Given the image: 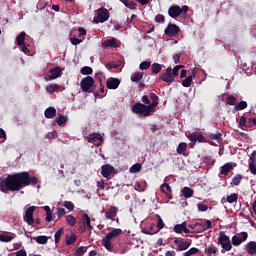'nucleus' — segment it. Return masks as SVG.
I'll return each mask as SVG.
<instances>
[{"label": "nucleus", "mask_w": 256, "mask_h": 256, "mask_svg": "<svg viewBox=\"0 0 256 256\" xmlns=\"http://www.w3.org/2000/svg\"><path fill=\"white\" fill-rule=\"evenodd\" d=\"M37 177L29 174V172H20L8 175L4 182L0 184V191L2 193H9V191H21L24 187H29V185H37Z\"/></svg>", "instance_id": "obj_1"}, {"label": "nucleus", "mask_w": 256, "mask_h": 256, "mask_svg": "<svg viewBox=\"0 0 256 256\" xmlns=\"http://www.w3.org/2000/svg\"><path fill=\"white\" fill-rule=\"evenodd\" d=\"M123 233L121 228H114L112 231L106 234V236L102 239V246L106 251L110 253L115 250V245L113 244V240L117 239L119 235Z\"/></svg>", "instance_id": "obj_2"}, {"label": "nucleus", "mask_w": 256, "mask_h": 256, "mask_svg": "<svg viewBox=\"0 0 256 256\" xmlns=\"http://www.w3.org/2000/svg\"><path fill=\"white\" fill-rule=\"evenodd\" d=\"M37 209L36 206H29L26 205L24 207V215H23V221L25 223H27V225H30L31 227H33V225H40L41 224V220L39 219H34L33 218V213H35V210Z\"/></svg>", "instance_id": "obj_3"}, {"label": "nucleus", "mask_w": 256, "mask_h": 256, "mask_svg": "<svg viewBox=\"0 0 256 256\" xmlns=\"http://www.w3.org/2000/svg\"><path fill=\"white\" fill-rule=\"evenodd\" d=\"M132 113L141 115V117H149L152 115V113H155V110L149 105L136 103L132 106Z\"/></svg>", "instance_id": "obj_4"}, {"label": "nucleus", "mask_w": 256, "mask_h": 256, "mask_svg": "<svg viewBox=\"0 0 256 256\" xmlns=\"http://www.w3.org/2000/svg\"><path fill=\"white\" fill-rule=\"evenodd\" d=\"M95 87V79L91 76L84 77L80 82V89L83 93H91Z\"/></svg>", "instance_id": "obj_5"}, {"label": "nucleus", "mask_w": 256, "mask_h": 256, "mask_svg": "<svg viewBox=\"0 0 256 256\" xmlns=\"http://www.w3.org/2000/svg\"><path fill=\"white\" fill-rule=\"evenodd\" d=\"M218 242L221 245L223 251H231V249H233V245L231 244V238H229V236L225 234V231L219 232Z\"/></svg>", "instance_id": "obj_6"}, {"label": "nucleus", "mask_w": 256, "mask_h": 256, "mask_svg": "<svg viewBox=\"0 0 256 256\" xmlns=\"http://www.w3.org/2000/svg\"><path fill=\"white\" fill-rule=\"evenodd\" d=\"M189 11V6H182L180 7L179 5H172L168 9V15L172 19H177L180 15H183V13H187Z\"/></svg>", "instance_id": "obj_7"}, {"label": "nucleus", "mask_w": 256, "mask_h": 256, "mask_svg": "<svg viewBox=\"0 0 256 256\" xmlns=\"http://www.w3.org/2000/svg\"><path fill=\"white\" fill-rule=\"evenodd\" d=\"M249 237V234L247 232H241L232 237V245L234 247H239L241 243H245Z\"/></svg>", "instance_id": "obj_8"}, {"label": "nucleus", "mask_w": 256, "mask_h": 256, "mask_svg": "<svg viewBox=\"0 0 256 256\" xmlns=\"http://www.w3.org/2000/svg\"><path fill=\"white\" fill-rule=\"evenodd\" d=\"M109 21V10L107 8H100L97 10V17L95 18L96 23H105Z\"/></svg>", "instance_id": "obj_9"}, {"label": "nucleus", "mask_w": 256, "mask_h": 256, "mask_svg": "<svg viewBox=\"0 0 256 256\" xmlns=\"http://www.w3.org/2000/svg\"><path fill=\"white\" fill-rule=\"evenodd\" d=\"M88 143H92L93 145H96V147H99L101 143H103V136L99 133H92L87 136Z\"/></svg>", "instance_id": "obj_10"}, {"label": "nucleus", "mask_w": 256, "mask_h": 256, "mask_svg": "<svg viewBox=\"0 0 256 256\" xmlns=\"http://www.w3.org/2000/svg\"><path fill=\"white\" fill-rule=\"evenodd\" d=\"M174 243L177 245L176 251H187V249L191 247V243L189 241H185L181 238L175 239Z\"/></svg>", "instance_id": "obj_11"}, {"label": "nucleus", "mask_w": 256, "mask_h": 256, "mask_svg": "<svg viewBox=\"0 0 256 256\" xmlns=\"http://www.w3.org/2000/svg\"><path fill=\"white\" fill-rule=\"evenodd\" d=\"M179 31H181L179 29V26H177L175 24H169L166 27L164 33H165V35H167V37H175L176 35L179 34Z\"/></svg>", "instance_id": "obj_12"}, {"label": "nucleus", "mask_w": 256, "mask_h": 256, "mask_svg": "<svg viewBox=\"0 0 256 256\" xmlns=\"http://www.w3.org/2000/svg\"><path fill=\"white\" fill-rule=\"evenodd\" d=\"M172 73H173V68L168 67L166 69V72L161 75V79L165 83H169V84L173 83V81H175V76Z\"/></svg>", "instance_id": "obj_13"}, {"label": "nucleus", "mask_w": 256, "mask_h": 256, "mask_svg": "<svg viewBox=\"0 0 256 256\" xmlns=\"http://www.w3.org/2000/svg\"><path fill=\"white\" fill-rule=\"evenodd\" d=\"M101 169H102L101 175H102V177H105V179H109V177H111V175H113V173H115V167H113L109 164L103 165L101 167Z\"/></svg>", "instance_id": "obj_14"}, {"label": "nucleus", "mask_w": 256, "mask_h": 256, "mask_svg": "<svg viewBox=\"0 0 256 256\" xmlns=\"http://www.w3.org/2000/svg\"><path fill=\"white\" fill-rule=\"evenodd\" d=\"M17 235L11 232H0V241L2 243H11L13 239H15Z\"/></svg>", "instance_id": "obj_15"}, {"label": "nucleus", "mask_w": 256, "mask_h": 256, "mask_svg": "<svg viewBox=\"0 0 256 256\" xmlns=\"http://www.w3.org/2000/svg\"><path fill=\"white\" fill-rule=\"evenodd\" d=\"M235 167H237V164L233 162H227L222 167H220V174L227 176L229 175L230 171H233Z\"/></svg>", "instance_id": "obj_16"}, {"label": "nucleus", "mask_w": 256, "mask_h": 256, "mask_svg": "<svg viewBox=\"0 0 256 256\" xmlns=\"http://www.w3.org/2000/svg\"><path fill=\"white\" fill-rule=\"evenodd\" d=\"M61 73L62 70L60 67H55L50 69V71L47 74L48 79H50V81H53L54 79H59V77H61Z\"/></svg>", "instance_id": "obj_17"}, {"label": "nucleus", "mask_w": 256, "mask_h": 256, "mask_svg": "<svg viewBox=\"0 0 256 256\" xmlns=\"http://www.w3.org/2000/svg\"><path fill=\"white\" fill-rule=\"evenodd\" d=\"M174 232L181 235V233H191V230L187 228V222H182L181 224H176L174 226Z\"/></svg>", "instance_id": "obj_18"}, {"label": "nucleus", "mask_w": 256, "mask_h": 256, "mask_svg": "<svg viewBox=\"0 0 256 256\" xmlns=\"http://www.w3.org/2000/svg\"><path fill=\"white\" fill-rule=\"evenodd\" d=\"M117 213H119V209L115 206H111L108 211L105 212V218L115 221V217H117Z\"/></svg>", "instance_id": "obj_19"}, {"label": "nucleus", "mask_w": 256, "mask_h": 256, "mask_svg": "<svg viewBox=\"0 0 256 256\" xmlns=\"http://www.w3.org/2000/svg\"><path fill=\"white\" fill-rule=\"evenodd\" d=\"M106 85L109 89H117L121 85V80L118 78H108Z\"/></svg>", "instance_id": "obj_20"}, {"label": "nucleus", "mask_w": 256, "mask_h": 256, "mask_svg": "<svg viewBox=\"0 0 256 256\" xmlns=\"http://www.w3.org/2000/svg\"><path fill=\"white\" fill-rule=\"evenodd\" d=\"M198 227L200 229L198 233H203V231H207L213 227V222L211 220H205V222H199Z\"/></svg>", "instance_id": "obj_21"}, {"label": "nucleus", "mask_w": 256, "mask_h": 256, "mask_svg": "<svg viewBox=\"0 0 256 256\" xmlns=\"http://www.w3.org/2000/svg\"><path fill=\"white\" fill-rule=\"evenodd\" d=\"M255 155H256V150L252 152L249 158V170L252 175H256Z\"/></svg>", "instance_id": "obj_22"}, {"label": "nucleus", "mask_w": 256, "mask_h": 256, "mask_svg": "<svg viewBox=\"0 0 256 256\" xmlns=\"http://www.w3.org/2000/svg\"><path fill=\"white\" fill-rule=\"evenodd\" d=\"M82 225L87 226L88 231H93V226L91 225V217L85 212H82Z\"/></svg>", "instance_id": "obj_23"}, {"label": "nucleus", "mask_w": 256, "mask_h": 256, "mask_svg": "<svg viewBox=\"0 0 256 256\" xmlns=\"http://www.w3.org/2000/svg\"><path fill=\"white\" fill-rule=\"evenodd\" d=\"M245 249L248 255H256V242L250 241L246 244Z\"/></svg>", "instance_id": "obj_24"}, {"label": "nucleus", "mask_w": 256, "mask_h": 256, "mask_svg": "<svg viewBox=\"0 0 256 256\" xmlns=\"http://www.w3.org/2000/svg\"><path fill=\"white\" fill-rule=\"evenodd\" d=\"M102 45L103 47H114L116 49L120 47V45L117 43V39L115 38L104 40Z\"/></svg>", "instance_id": "obj_25"}, {"label": "nucleus", "mask_w": 256, "mask_h": 256, "mask_svg": "<svg viewBox=\"0 0 256 256\" xmlns=\"http://www.w3.org/2000/svg\"><path fill=\"white\" fill-rule=\"evenodd\" d=\"M177 153L178 155H184V157H187V143L181 142L177 147Z\"/></svg>", "instance_id": "obj_26"}, {"label": "nucleus", "mask_w": 256, "mask_h": 256, "mask_svg": "<svg viewBox=\"0 0 256 256\" xmlns=\"http://www.w3.org/2000/svg\"><path fill=\"white\" fill-rule=\"evenodd\" d=\"M46 119H53L57 115V110L54 107H49L44 112Z\"/></svg>", "instance_id": "obj_27"}, {"label": "nucleus", "mask_w": 256, "mask_h": 256, "mask_svg": "<svg viewBox=\"0 0 256 256\" xmlns=\"http://www.w3.org/2000/svg\"><path fill=\"white\" fill-rule=\"evenodd\" d=\"M181 193H182L183 197H185V199H191V197H193V194L195 193V191H193V189H191L189 187H184V188H182Z\"/></svg>", "instance_id": "obj_28"}, {"label": "nucleus", "mask_w": 256, "mask_h": 256, "mask_svg": "<svg viewBox=\"0 0 256 256\" xmlns=\"http://www.w3.org/2000/svg\"><path fill=\"white\" fill-rule=\"evenodd\" d=\"M149 97L152 101V103L149 104V106L155 111V107H157L159 105V97L156 96L155 93H150Z\"/></svg>", "instance_id": "obj_29"}, {"label": "nucleus", "mask_w": 256, "mask_h": 256, "mask_svg": "<svg viewBox=\"0 0 256 256\" xmlns=\"http://www.w3.org/2000/svg\"><path fill=\"white\" fill-rule=\"evenodd\" d=\"M193 77H195V71H192L191 75L182 81V86L191 87V83H193Z\"/></svg>", "instance_id": "obj_30"}, {"label": "nucleus", "mask_w": 256, "mask_h": 256, "mask_svg": "<svg viewBox=\"0 0 256 256\" xmlns=\"http://www.w3.org/2000/svg\"><path fill=\"white\" fill-rule=\"evenodd\" d=\"M25 32H21L17 37H16V43L18 47H21V45H25V37H26Z\"/></svg>", "instance_id": "obj_31"}, {"label": "nucleus", "mask_w": 256, "mask_h": 256, "mask_svg": "<svg viewBox=\"0 0 256 256\" xmlns=\"http://www.w3.org/2000/svg\"><path fill=\"white\" fill-rule=\"evenodd\" d=\"M60 89L61 86L57 84H49L48 86H46V91L47 93H49V95H51V93H55V91H59Z\"/></svg>", "instance_id": "obj_32"}, {"label": "nucleus", "mask_w": 256, "mask_h": 256, "mask_svg": "<svg viewBox=\"0 0 256 256\" xmlns=\"http://www.w3.org/2000/svg\"><path fill=\"white\" fill-rule=\"evenodd\" d=\"M66 223L70 227H75V225H77V218H75L73 215L69 214L66 216Z\"/></svg>", "instance_id": "obj_33"}, {"label": "nucleus", "mask_w": 256, "mask_h": 256, "mask_svg": "<svg viewBox=\"0 0 256 256\" xmlns=\"http://www.w3.org/2000/svg\"><path fill=\"white\" fill-rule=\"evenodd\" d=\"M155 227V224H150L148 227H145L142 229V232L145 233V235H155L157 231L153 230Z\"/></svg>", "instance_id": "obj_34"}, {"label": "nucleus", "mask_w": 256, "mask_h": 256, "mask_svg": "<svg viewBox=\"0 0 256 256\" xmlns=\"http://www.w3.org/2000/svg\"><path fill=\"white\" fill-rule=\"evenodd\" d=\"M120 1L121 3H123V5H125V7H128V9H132V10L137 9V3L133 1H129V0H120Z\"/></svg>", "instance_id": "obj_35"}, {"label": "nucleus", "mask_w": 256, "mask_h": 256, "mask_svg": "<svg viewBox=\"0 0 256 256\" xmlns=\"http://www.w3.org/2000/svg\"><path fill=\"white\" fill-rule=\"evenodd\" d=\"M43 209L46 212V217H45L46 221L48 223H51V221H53V215L51 214V207L44 206Z\"/></svg>", "instance_id": "obj_36"}, {"label": "nucleus", "mask_w": 256, "mask_h": 256, "mask_svg": "<svg viewBox=\"0 0 256 256\" xmlns=\"http://www.w3.org/2000/svg\"><path fill=\"white\" fill-rule=\"evenodd\" d=\"M239 195L237 193H232L226 197V201L230 204L237 203Z\"/></svg>", "instance_id": "obj_37"}, {"label": "nucleus", "mask_w": 256, "mask_h": 256, "mask_svg": "<svg viewBox=\"0 0 256 256\" xmlns=\"http://www.w3.org/2000/svg\"><path fill=\"white\" fill-rule=\"evenodd\" d=\"M243 180V176L241 174H237L233 177L231 185H234L235 187L241 185V181Z\"/></svg>", "instance_id": "obj_38"}, {"label": "nucleus", "mask_w": 256, "mask_h": 256, "mask_svg": "<svg viewBox=\"0 0 256 256\" xmlns=\"http://www.w3.org/2000/svg\"><path fill=\"white\" fill-rule=\"evenodd\" d=\"M143 79V73L142 72H136L131 75V81L133 83H137V81H141Z\"/></svg>", "instance_id": "obj_39"}, {"label": "nucleus", "mask_w": 256, "mask_h": 256, "mask_svg": "<svg viewBox=\"0 0 256 256\" xmlns=\"http://www.w3.org/2000/svg\"><path fill=\"white\" fill-rule=\"evenodd\" d=\"M77 241V236L75 234L66 235V245H73Z\"/></svg>", "instance_id": "obj_40"}, {"label": "nucleus", "mask_w": 256, "mask_h": 256, "mask_svg": "<svg viewBox=\"0 0 256 256\" xmlns=\"http://www.w3.org/2000/svg\"><path fill=\"white\" fill-rule=\"evenodd\" d=\"M34 240L39 245H45V243H47V241H49V238H47V236H38V237L34 238Z\"/></svg>", "instance_id": "obj_41"}, {"label": "nucleus", "mask_w": 256, "mask_h": 256, "mask_svg": "<svg viewBox=\"0 0 256 256\" xmlns=\"http://www.w3.org/2000/svg\"><path fill=\"white\" fill-rule=\"evenodd\" d=\"M81 75H91L93 73V68L89 66H84L80 70Z\"/></svg>", "instance_id": "obj_42"}, {"label": "nucleus", "mask_w": 256, "mask_h": 256, "mask_svg": "<svg viewBox=\"0 0 256 256\" xmlns=\"http://www.w3.org/2000/svg\"><path fill=\"white\" fill-rule=\"evenodd\" d=\"M199 253V249L196 247L190 248L188 251H186L183 256H192V255H197Z\"/></svg>", "instance_id": "obj_43"}, {"label": "nucleus", "mask_w": 256, "mask_h": 256, "mask_svg": "<svg viewBox=\"0 0 256 256\" xmlns=\"http://www.w3.org/2000/svg\"><path fill=\"white\" fill-rule=\"evenodd\" d=\"M151 71L154 75H157V73L161 71V64L159 63L152 64Z\"/></svg>", "instance_id": "obj_44"}, {"label": "nucleus", "mask_w": 256, "mask_h": 256, "mask_svg": "<svg viewBox=\"0 0 256 256\" xmlns=\"http://www.w3.org/2000/svg\"><path fill=\"white\" fill-rule=\"evenodd\" d=\"M236 111H243V109H247V103L245 101H240L235 105Z\"/></svg>", "instance_id": "obj_45"}, {"label": "nucleus", "mask_w": 256, "mask_h": 256, "mask_svg": "<svg viewBox=\"0 0 256 256\" xmlns=\"http://www.w3.org/2000/svg\"><path fill=\"white\" fill-rule=\"evenodd\" d=\"M160 190L162 191V193H171V186H169V184L164 183L160 186Z\"/></svg>", "instance_id": "obj_46"}, {"label": "nucleus", "mask_w": 256, "mask_h": 256, "mask_svg": "<svg viewBox=\"0 0 256 256\" xmlns=\"http://www.w3.org/2000/svg\"><path fill=\"white\" fill-rule=\"evenodd\" d=\"M239 127L240 129H245V127H248L247 125V118L245 116H241L239 119Z\"/></svg>", "instance_id": "obj_47"}, {"label": "nucleus", "mask_w": 256, "mask_h": 256, "mask_svg": "<svg viewBox=\"0 0 256 256\" xmlns=\"http://www.w3.org/2000/svg\"><path fill=\"white\" fill-rule=\"evenodd\" d=\"M85 253H87V249L85 248V246L78 247L75 251V255L77 256H83L85 255Z\"/></svg>", "instance_id": "obj_48"}, {"label": "nucleus", "mask_w": 256, "mask_h": 256, "mask_svg": "<svg viewBox=\"0 0 256 256\" xmlns=\"http://www.w3.org/2000/svg\"><path fill=\"white\" fill-rule=\"evenodd\" d=\"M57 125H63L65 123H67V116H59L55 119Z\"/></svg>", "instance_id": "obj_49"}, {"label": "nucleus", "mask_w": 256, "mask_h": 256, "mask_svg": "<svg viewBox=\"0 0 256 256\" xmlns=\"http://www.w3.org/2000/svg\"><path fill=\"white\" fill-rule=\"evenodd\" d=\"M218 249L217 247L211 245L206 249V253L207 255H215V253H217Z\"/></svg>", "instance_id": "obj_50"}, {"label": "nucleus", "mask_w": 256, "mask_h": 256, "mask_svg": "<svg viewBox=\"0 0 256 256\" xmlns=\"http://www.w3.org/2000/svg\"><path fill=\"white\" fill-rule=\"evenodd\" d=\"M141 171V164L137 163L131 166L130 173H139Z\"/></svg>", "instance_id": "obj_51"}, {"label": "nucleus", "mask_w": 256, "mask_h": 256, "mask_svg": "<svg viewBox=\"0 0 256 256\" xmlns=\"http://www.w3.org/2000/svg\"><path fill=\"white\" fill-rule=\"evenodd\" d=\"M151 67V62L144 61L139 65V69L141 71H146V69H149Z\"/></svg>", "instance_id": "obj_52"}, {"label": "nucleus", "mask_w": 256, "mask_h": 256, "mask_svg": "<svg viewBox=\"0 0 256 256\" xmlns=\"http://www.w3.org/2000/svg\"><path fill=\"white\" fill-rule=\"evenodd\" d=\"M61 235H63V228H60V229L54 234L55 243H59V240L61 239Z\"/></svg>", "instance_id": "obj_53"}, {"label": "nucleus", "mask_w": 256, "mask_h": 256, "mask_svg": "<svg viewBox=\"0 0 256 256\" xmlns=\"http://www.w3.org/2000/svg\"><path fill=\"white\" fill-rule=\"evenodd\" d=\"M64 207L68 209V211H73L75 209V205L71 201H64Z\"/></svg>", "instance_id": "obj_54"}, {"label": "nucleus", "mask_w": 256, "mask_h": 256, "mask_svg": "<svg viewBox=\"0 0 256 256\" xmlns=\"http://www.w3.org/2000/svg\"><path fill=\"white\" fill-rule=\"evenodd\" d=\"M70 42L77 46V45H81V43H83V39H79V38H75V37H70Z\"/></svg>", "instance_id": "obj_55"}, {"label": "nucleus", "mask_w": 256, "mask_h": 256, "mask_svg": "<svg viewBox=\"0 0 256 256\" xmlns=\"http://www.w3.org/2000/svg\"><path fill=\"white\" fill-rule=\"evenodd\" d=\"M226 103L227 105H235L237 103V98L235 96H229Z\"/></svg>", "instance_id": "obj_56"}, {"label": "nucleus", "mask_w": 256, "mask_h": 256, "mask_svg": "<svg viewBox=\"0 0 256 256\" xmlns=\"http://www.w3.org/2000/svg\"><path fill=\"white\" fill-rule=\"evenodd\" d=\"M197 208H198V211L205 213V211H207L209 209V206H207L205 204L198 203Z\"/></svg>", "instance_id": "obj_57"}, {"label": "nucleus", "mask_w": 256, "mask_h": 256, "mask_svg": "<svg viewBox=\"0 0 256 256\" xmlns=\"http://www.w3.org/2000/svg\"><path fill=\"white\" fill-rule=\"evenodd\" d=\"M165 227V222H163V219L161 218V216H158V220H157V228L159 230L163 229Z\"/></svg>", "instance_id": "obj_58"}, {"label": "nucleus", "mask_w": 256, "mask_h": 256, "mask_svg": "<svg viewBox=\"0 0 256 256\" xmlns=\"http://www.w3.org/2000/svg\"><path fill=\"white\" fill-rule=\"evenodd\" d=\"M180 69H183V65L175 66L174 69L172 70V75H174V77H177V75H179Z\"/></svg>", "instance_id": "obj_59"}, {"label": "nucleus", "mask_w": 256, "mask_h": 256, "mask_svg": "<svg viewBox=\"0 0 256 256\" xmlns=\"http://www.w3.org/2000/svg\"><path fill=\"white\" fill-rule=\"evenodd\" d=\"M247 125L248 127H255L256 125V118L255 117H251L247 120Z\"/></svg>", "instance_id": "obj_60"}, {"label": "nucleus", "mask_w": 256, "mask_h": 256, "mask_svg": "<svg viewBox=\"0 0 256 256\" xmlns=\"http://www.w3.org/2000/svg\"><path fill=\"white\" fill-rule=\"evenodd\" d=\"M155 21L156 23H165V16H163V14H158L155 17Z\"/></svg>", "instance_id": "obj_61"}, {"label": "nucleus", "mask_w": 256, "mask_h": 256, "mask_svg": "<svg viewBox=\"0 0 256 256\" xmlns=\"http://www.w3.org/2000/svg\"><path fill=\"white\" fill-rule=\"evenodd\" d=\"M210 139L214 140V141H219V139H221V133H215V134H210L209 135Z\"/></svg>", "instance_id": "obj_62"}, {"label": "nucleus", "mask_w": 256, "mask_h": 256, "mask_svg": "<svg viewBox=\"0 0 256 256\" xmlns=\"http://www.w3.org/2000/svg\"><path fill=\"white\" fill-rule=\"evenodd\" d=\"M48 139H57V131L53 130L52 132L47 134Z\"/></svg>", "instance_id": "obj_63"}, {"label": "nucleus", "mask_w": 256, "mask_h": 256, "mask_svg": "<svg viewBox=\"0 0 256 256\" xmlns=\"http://www.w3.org/2000/svg\"><path fill=\"white\" fill-rule=\"evenodd\" d=\"M16 256H27V251H25V249H21L16 252Z\"/></svg>", "instance_id": "obj_64"}]
</instances>
